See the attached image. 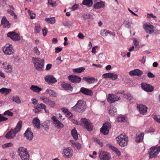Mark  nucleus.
<instances>
[{
    "instance_id": "obj_1",
    "label": "nucleus",
    "mask_w": 160,
    "mask_h": 160,
    "mask_svg": "<svg viewBox=\"0 0 160 160\" xmlns=\"http://www.w3.org/2000/svg\"><path fill=\"white\" fill-rule=\"evenodd\" d=\"M22 124V121H20L17 124L14 129H11L5 135V138L7 139L13 138L16 134L20 131Z\"/></svg>"
},
{
    "instance_id": "obj_2",
    "label": "nucleus",
    "mask_w": 160,
    "mask_h": 160,
    "mask_svg": "<svg viewBox=\"0 0 160 160\" xmlns=\"http://www.w3.org/2000/svg\"><path fill=\"white\" fill-rule=\"evenodd\" d=\"M85 103L82 100H79L76 105L72 108V109L77 112H83L85 109Z\"/></svg>"
},
{
    "instance_id": "obj_3",
    "label": "nucleus",
    "mask_w": 160,
    "mask_h": 160,
    "mask_svg": "<svg viewBox=\"0 0 160 160\" xmlns=\"http://www.w3.org/2000/svg\"><path fill=\"white\" fill-rule=\"evenodd\" d=\"M32 61L35 67L38 70H42L44 65V60L40 58H32Z\"/></svg>"
},
{
    "instance_id": "obj_4",
    "label": "nucleus",
    "mask_w": 160,
    "mask_h": 160,
    "mask_svg": "<svg viewBox=\"0 0 160 160\" xmlns=\"http://www.w3.org/2000/svg\"><path fill=\"white\" fill-rule=\"evenodd\" d=\"M117 140L119 145L122 147L127 146L128 141V137L124 134H122L117 137Z\"/></svg>"
},
{
    "instance_id": "obj_5",
    "label": "nucleus",
    "mask_w": 160,
    "mask_h": 160,
    "mask_svg": "<svg viewBox=\"0 0 160 160\" xmlns=\"http://www.w3.org/2000/svg\"><path fill=\"white\" fill-rule=\"evenodd\" d=\"M18 152L22 160H28L29 159V155L26 149L20 147L18 149Z\"/></svg>"
},
{
    "instance_id": "obj_6",
    "label": "nucleus",
    "mask_w": 160,
    "mask_h": 160,
    "mask_svg": "<svg viewBox=\"0 0 160 160\" xmlns=\"http://www.w3.org/2000/svg\"><path fill=\"white\" fill-rule=\"evenodd\" d=\"M80 125L87 129L88 131H91L93 129V126L89 120L86 118L81 119Z\"/></svg>"
},
{
    "instance_id": "obj_7",
    "label": "nucleus",
    "mask_w": 160,
    "mask_h": 160,
    "mask_svg": "<svg viewBox=\"0 0 160 160\" xmlns=\"http://www.w3.org/2000/svg\"><path fill=\"white\" fill-rule=\"evenodd\" d=\"M160 152V147H152L148 152L149 158H155Z\"/></svg>"
},
{
    "instance_id": "obj_8",
    "label": "nucleus",
    "mask_w": 160,
    "mask_h": 160,
    "mask_svg": "<svg viewBox=\"0 0 160 160\" xmlns=\"http://www.w3.org/2000/svg\"><path fill=\"white\" fill-rule=\"evenodd\" d=\"M111 128V126L110 123L108 122H105L101 128L100 131L104 135H107Z\"/></svg>"
},
{
    "instance_id": "obj_9",
    "label": "nucleus",
    "mask_w": 160,
    "mask_h": 160,
    "mask_svg": "<svg viewBox=\"0 0 160 160\" xmlns=\"http://www.w3.org/2000/svg\"><path fill=\"white\" fill-rule=\"evenodd\" d=\"M2 50L3 52L7 55L12 54L14 53V50L11 44L7 45L3 47Z\"/></svg>"
},
{
    "instance_id": "obj_10",
    "label": "nucleus",
    "mask_w": 160,
    "mask_h": 160,
    "mask_svg": "<svg viewBox=\"0 0 160 160\" xmlns=\"http://www.w3.org/2000/svg\"><path fill=\"white\" fill-rule=\"evenodd\" d=\"M53 123L54 126L58 129L62 128L64 127V125L58 120L54 116H52V117Z\"/></svg>"
},
{
    "instance_id": "obj_11",
    "label": "nucleus",
    "mask_w": 160,
    "mask_h": 160,
    "mask_svg": "<svg viewBox=\"0 0 160 160\" xmlns=\"http://www.w3.org/2000/svg\"><path fill=\"white\" fill-rule=\"evenodd\" d=\"M2 68L4 71L7 73H11L12 71V66L9 63L4 62L2 63Z\"/></svg>"
},
{
    "instance_id": "obj_12",
    "label": "nucleus",
    "mask_w": 160,
    "mask_h": 160,
    "mask_svg": "<svg viewBox=\"0 0 160 160\" xmlns=\"http://www.w3.org/2000/svg\"><path fill=\"white\" fill-rule=\"evenodd\" d=\"M120 99V98L116 95L109 94L107 99L108 102L109 103H112Z\"/></svg>"
},
{
    "instance_id": "obj_13",
    "label": "nucleus",
    "mask_w": 160,
    "mask_h": 160,
    "mask_svg": "<svg viewBox=\"0 0 160 160\" xmlns=\"http://www.w3.org/2000/svg\"><path fill=\"white\" fill-rule=\"evenodd\" d=\"M142 88L145 91L151 92L153 90V87L152 85L145 83H142L141 84Z\"/></svg>"
},
{
    "instance_id": "obj_14",
    "label": "nucleus",
    "mask_w": 160,
    "mask_h": 160,
    "mask_svg": "<svg viewBox=\"0 0 160 160\" xmlns=\"http://www.w3.org/2000/svg\"><path fill=\"white\" fill-rule=\"evenodd\" d=\"M40 98L43 100L44 103L50 106L51 107L53 108L55 105L54 102L51 100L47 97H43L41 98Z\"/></svg>"
},
{
    "instance_id": "obj_15",
    "label": "nucleus",
    "mask_w": 160,
    "mask_h": 160,
    "mask_svg": "<svg viewBox=\"0 0 160 160\" xmlns=\"http://www.w3.org/2000/svg\"><path fill=\"white\" fill-rule=\"evenodd\" d=\"M7 35L13 41H18L20 39V36L17 33L13 32H8Z\"/></svg>"
},
{
    "instance_id": "obj_16",
    "label": "nucleus",
    "mask_w": 160,
    "mask_h": 160,
    "mask_svg": "<svg viewBox=\"0 0 160 160\" xmlns=\"http://www.w3.org/2000/svg\"><path fill=\"white\" fill-rule=\"evenodd\" d=\"M68 77L69 79L74 83H78L81 80V78L80 77L75 75H70Z\"/></svg>"
},
{
    "instance_id": "obj_17",
    "label": "nucleus",
    "mask_w": 160,
    "mask_h": 160,
    "mask_svg": "<svg viewBox=\"0 0 160 160\" xmlns=\"http://www.w3.org/2000/svg\"><path fill=\"white\" fill-rule=\"evenodd\" d=\"M110 155L106 152L101 151L99 153V158L100 160H108L110 158Z\"/></svg>"
},
{
    "instance_id": "obj_18",
    "label": "nucleus",
    "mask_w": 160,
    "mask_h": 160,
    "mask_svg": "<svg viewBox=\"0 0 160 160\" xmlns=\"http://www.w3.org/2000/svg\"><path fill=\"white\" fill-rule=\"evenodd\" d=\"M24 135L28 140H32L33 137V133L31 132V129L28 128L27 129Z\"/></svg>"
},
{
    "instance_id": "obj_19",
    "label": "nucleus",
    "mask_w": 160,
    "mask_h": 160,
    "mask_svg": "<svg viewBox=\"0 0 160 160\" xmlns=\"http://www.w3.org/2000/svg\"><path fill=\"white\" fill-rule=\"evenodd\" d=\"M45 79L46 82L49 84L54 83L57 82V81L56 78L52 76L48 75L45 77Z\"/></svg>"
},
{
    "instance_id": "obj_20",
    "label": "nucleus",
    "mask_w": 160,
    "mask_h": 160,
    "mask_svg": "<svg viewBox=\"0 0 160 160\" xmlns=\"http://www.w3.org/2000/svg\"><path fill=\"white\" fill-rule=\"evenodd\" d=\"M80 92L87 95L92 96L93 95V92L92 90L84 87H82L80 88Z\"/></svg>"
},
{
    "instance_id": "obj_21",
    "label": "nucleus",
    "mask_w": 160,
    "mask_h": 160,
    "mask_svg": "<svg viewBox=\"0 0 160 160\" xmlns=\"http://www.w3.org/2000/svg\"><path fill=\"white\" fill-rule=\"evenodd\" d=\"M137 108L139 109L140 113L142 115L146 114L147 113V108L145 105H138Z\"/></svg>"
},
{
    "instance_id": "obj_22",
    "label": "nucleus",
    "mask_w": 160,
    "mask_h": 160,
    "mask_svg": "<svg viewBox=\"0 0 160 160\" xmlns=\"http://www.w3.org/2000/svg\"><path fill=\"white\" fill-rule=\"evenodd\" d=\"M83 79L89 84L96 82L98 81L97 79L93 77H84Z\"/></svg>"
},
{
    "instance_id": "obj_23",
    "label": "nucleus",
    "mask_w": 160,
    "mask_h": 160,
    "mask_svg": "<svg viewBox=\"0 0 160 160\" xmlns=\"http://www.w3.org/2000/svg\"><path fill=\"white\" fill-rule=\"evenodd\" d=\"M129 73L131 75L140 76L142 75L143 72L142 71L137 69L131 71Z\"/></svg>"
},
{
    "instance_id": "obj_24",
    "label": "nucleus",
    "mask_w": 160,
    "mask_h": 160,
    "mask_svg": "<svg viewBox=\"0 0 160 160\" xmlns=\"http://www.w3.org/2000/svg\"><path fill=\"white\" fill-rule=\"evenodd\" d=\"M64 156L66 158H69L72 156V154L71 152L70 149L68 148H66L63 149V153Z\"/></svg>"
},
{
    "instance_id": "obj_25",
    "label": "nucleus",
    "mask_w": 160,
    "mask_h": 160,
    "mask_svg": "<svg viewBox=\"0 0 160 160\" xmlns=\"http://www.w3.org/2000/svg\"><path fill=\"white\" fill-rule=\"evenodd\" d=\"M32 123L34 127H36L38 129L40 128V121L38 118H35L33 119Z\"/></svg>"
},
{
    "instance_id": "obj_26",
    "label": "nucleus",
    "mask_w": 160,
    "mask_h": 160,
    "mask_svg": "<svg viewBox=\"0 0 160 160\" xmlns=\"http://www.w3.org/2000/svg\"><path fill=\"white\" fill-rule=\"evenodd\" d=\"M144 133H142L140 134H137L136 135L135 141L136 142L139 143L141 142L143 140Z\"/></svg>"
},
{
    "instance_id": "obj_27",
    "label": "nucleus",
    "mask_w": 160,
    "mask_h": 160,
    "mask_svg": "<svg viewBox=\"0 0 160 160\" xmlns=\"http://www.w3.org/2000/svg\"><path fill=\"white\" fill-rule=\"evenodd\" d=\"M61 85L62 87L65 90L72 91V87L68 83H62Z\"/></svg>"
},
{
    "instance_id": "obj_28",
    "label": "nucleus",
    "mask_w": 160,
    "mask_h": 160,
    "mask_svg": "<svg viewBox=\"0 0 160 160\" xmlns=\"http://www.w3.org/2000/svg\"><path fill=\"white\" fill-rule=\"evenodd\" d=\"M46 94L49 95V96L52 97H56L57 94L56 92L50 89H48L46 91Z\"/></svg>"
},
{
    "instance_id": "obj_29",
    "label": "nucleus",
    "mask_w": 160,
    "mask_h": 160,
    "mask_svg": "<svg viewBox=\"0 0 160 160\" xmlns=\"http://www.w3.org/2000/svg\"><path fill=\"white\" fill-rule=\"evenodd\" d=\"M104 7L105 3L102 1L97 2L93 6L94 8L97 9H99Z\"/></svg>"
},
{
    "instance_id": "obj_30",
    "label": "nucleus",
    "mask_w": 160,
    "mask_h": 160,
    "mask_svg": "<svg viewBox=\"0 0 160 160\" xmlns=\"http://www.w3.org/2000/svg\"><path fill=\"white\" fill-rule=\"evenodd\" d=\"M30 89L32 91L35 92H39L42 90V89L37 86L32 85L30 88Z\"/></svg>"
},
{
    "instance_id": "obj_31",
    "label": "nucleus",
    "mask_w": 160,
    "mask_h": 160,
    "mask_svg": "<svg viewBox=\"0 0 160 160\" xmlns=\"http://www.w3.org/2000/svg\"><path fill=\"white\" fill-rule=\"evenodd\" d=\"M92 0H84L82 2V4L88 7H91L92 5Z\"/></svg>"
},
{
    "instance_id": "obj_32",
    "label": "nucleus",
    "mask_w": 160,
    "mask_h": 160,
    "mask_svg": "<svg viewBox=\"0 0 160 160\" xmlns=\"http://www.w3.org/2000/svg\"><path fill=\"white\" fill-rule=\"evenodd\" d=\"M11 91V90L10 89H7L6 88H2L0 89V92L2 94H5L6 95L9 93Z\"/></svg>"
},
{
    "instance_id": "obj_33",
    "label": "nucleus",
    "mask_w": 160,
    "mask_h": 160,
    "mask_svg": "<svg viewBox=\"0 0 160 160\" xmlns=\"http://www.w3.org/2000/svg\"><path fill=\"white\" fill-rule=\"evenodd\" d=\"M71 133L72 136L75 140H77L78 138V134L76 130L73 129L72 130Z\"/></svg>"
},
{
    "instance_id": "obj_34",
    "label": "nucleus",
    "mask_w": 160,
    "mask_h": 160,
    "mask_svg": "<svg viewBox=\"0 0 160 160\" xmlns=\"http://www.w3.org/2000/svg\"><path fill=\"white\" fill-rule=\"evenodd\" d=\"M45 20L48 23L53 24L55 22V19L54 17L51 18H46Z\"/></svg>"
},
{
    "instance_id": "obj_35",
    "label": "nucleus",
    "mask_w": 160,
    "mask_h": 160,
    "mask_svg": "<svg viewBox=\"0 0 160 160\" xmlns=\"http://www.w3.org/2000/svg\"><path fill=\"white\" fill-rule=\"evenodd\" d=\"M85 68L83 67H80L78 68H75L73 69V71L74 73H81L85 70Z\"/></svg>"
},
{
    "instance_id": "obj_36",
    "label": "nucleus",
    "mask_w": 160,
    "mask_h": 160,
    "mask_svg": "<svg viewBox=\"0 0 160 160\" xmlns=\"http://www.w3.org/2000/svg\"><path fill=\"white\" fill-rule=\"evenodd\" d=\"M11 100H12V102H15L17 104H20L21 102V101L19 98L17 96H13L12 97Z\"/></svg>"
},
{
    "instance_id": "obj_37",
    "label": "nucleus",
    "mask_w": 160,
    "mask_h": 160,
    "mask_svg": "<svg viewBox=\"0 0 160 160\" xmlns=\"http://www.w3.org/2000/svg\"><path fill=\"white\" fill-rule=\"evenodd\" d=\"M117 109L115 107H112L109 111L110 114L115 115L117 114Z\"/></svg>"
},
{
    "instance_id": "obj_38",
    "label": "nucleus",
    "mask_w": 160,
    "mask_h": 160,
    "mask_svg": "<svg viewBox=\"0 0 160 160\" xmlns=\"http://www.w3.org/2000/svg\"><path fill=\"white\" fill-rule=\"evenodd\" d=\"M92 16L89 13L84 14L83 15V18L84 19L88 21L92 18Z\"/></svg>"
},
{
    "instance_id": "obj_39",
    "label": "nucleus",
    "mask_w": 160,
    "mask_h": 160,
    "mask_svg": "<svg viewBox=\"0 0 160 160\" xmlns=\"http://www.w3.org/2000/svg\"><path fill=\"white\" fill-rule=\"evenodd\" d=\"M126 117L123 116L118 117L117 118V121L118 122H125L126 121Z\"/></svg>"
},
{
    "instance_id": "obj_40",
    "label": "nucleus",
    "mask_w": 160,
    "mask_h": 160,
    "mask_svg": "<svg viewBox=\"0 0 160 160\" xmlns=\"http://www.w3.org/2000/svg\"><path fill=\"white\" fill-rule=\"evenodd\" d=\"M123 97L124 98L129 101L131 100L133 98L132 96L130 94H125L123 95Z\"/></svg>"
},
{
    "instance_id": "obj_41",
    "label": "nucleus",
    "mask_w": 160,
    "mask_h": 160,
    "mask_svg": "<svg viewBox=\"0 0 160 160\" xmlns=\"http://www.w3.org/2000/svg\"><path fill=\"white\" fill-rule=\"evenodd\" d=\"M109 31L106 30H103L101 31V34L103 36H107L109 34Z\"/></svg>"
},
{
    "instance_id": "obj_42",
    "label": "nucleus",
    "mask_w": 160,
    "mask_h": 160,
    "mask_svg": "<svg viewBox=\"0 0 160 160\" xmlns=\"http://www.w3.org/2000/svg\"><path fill=\"white\" fill-rule=\"evenodd\" d=\"M28 13L29 14L30 18L31 19H34L35 18L36 15L35 13L33 12L30 11V10H28Z\"/></svg>"
},
{
    "instance_id": "obj_43",
    "label": "nucleus",
    "mask_w": 160,
    "mask_h": 160,
    "mask_svg": "<svg viewBox=\"0 0 160 160\" xmlns=\"http://www.w3.org/2000/svg\"><path fill=\"white\" fill-rule=\"evenodd\" d=\"M13 145L12 144L11 142H8L5 143L3 145H2V147L3 148H9L12 146Z\"/></svg>"
},
{
    "instance_id": "obj_44",
    "label": "nucleus",
    "mask_w": 160,
    "mask_h": 160,
    "mask_svg": "<svg viewBox=\"0 0 160 160\" xmlns=\"http://www.w3.org/2000/svg\"><path fill=\"white\" fill-rule=\"evenodd\" d=\"M41 30L40 27L39 25L35 26V32L37 34L40 32Z\"/></svg>"
},
{
    "instance_id": "obj_45",
    "label": "nucleus",
    "mask_w": 160,
    "mask_h": 160,
    "mask_svg": "<svg viewBox=\"0 0 160 160\" xmlns=\"http://www.w3.org/2000/svg\"><path fill=\"white\" fill-rule=\"evenodd\" d=\"M4 115H8L9 116H12L13 115V113L11 112L9 110H7L5 111L3 113Z\"/></svg>"
},
{
    "instance_id": "obj_46",
    "label": "nucleus",
    "mask_w": 160,
    "mask_h": 160,
    "mask_svg": "<svg viewBox=\"0 0 160 160\" xmlns=\"http://www.w3.org/2000/svg\"><path fill=\"white\" fill-rule=\"evenodd\" d=\"M112 75V73L109 72L104 74L102 76L104 78H110Z\"/></svg>"
},
{
    "instance_id": "obj_47",
    "label": "nucleus",
    "mask_w": 160,
    "mask_h": 160,
    "mask_svg": "<svg viewBox=\"0 0 160 160\" xmlns=\"http://www.w3.org/2000/svg\"><path fill=\"white\" fill-rule=\"evenodd\" d=\"M144 29L146 33L149 34H151L154 32V31L153 30H151L150 29L148 28L147 27H144Z\"/></svg>"
},
{
    "instance_id": "obj_48",
    "label": "nucleus",
    "mask_w": 160,
    "mask_h": 160,
    "mask_svg": "<svg viewBox=\"0 0 160 160\" xmlns=\"http://www.w3.org/2000/svg\"><path fill=\"white\" fill-rule=\"evenodd\" d=\"M133 43H134V45L135 46L136 48L137 47L138 48H139V42L138 41L136 38H135L134 39Z\"/></svg>"
},
{
    "instance_id": "obj_49",
    "label": "nucleus",
    "mask_w": 160,
    "mask_h": 160,
    "mask_svg": "<svg viewBox=\"0 0 160 160\" xmlns=\"http://www.w3.org/2000/svg\"><path fill=\"white\" fill-rule=\"evenodd\" d=\"M8 12L11 15L13 16H14V17L15 18H17V16L14 14V12L11 10H7Z\"/></svg>"
},
{
    "instance_id": "obj_50",
    "label": "nucleus",
    "mask_w": 160,
    "mask_h": 160,
    "mask_svg": "<svg viewBox=\"0 0 160 160\" xmlns=\"http://www.w3.org/2000/svg\"><path fill=\"white\" fill-rule=\"evenodd\" d=\"M124 24L126 28H131V23L128 21H126L124 22Z\"/></svg>"
},
{
    "instance_id": "obj_51",
    "label": "nucleus",
    "mask_w": 160,
    "mask_h": 160,
    "mask_svg": "<svg viewBox=\"0 0 160 160\" xmlns=\"http://www.w3.org/2000/svg\"><path fill=\"white\" fill-rule=\"evenodd\" d=\"M37 106H38V108H39L40 109H45L46 108V105L42 103H40L39 104H38Z\"/></svg>"
},
{
    "instance_id": "obj_52",
    "label": "nucleus",
    "mask_w": 160,
    "mask_h": 160,
    "mask_svg": "<svg viewBox=\"0 0 160 160\" xmlns=\"http://www.w3.org/2000/svg\"><path fill=\"white\" fill-rule=\"evenodd\" d=\"M112 75L110 78L112 79V80H115L117 79L118 77V75L117 74L112 73Z\"/></svg>"
},
{
    "instance_id": "obj_53",
    "label": "nucleus",
    "mask_w": 160,
    "mask_h": 160,
    "mask_svg": "<svg viewBox=\"0 0 160 160\" xmlns=\"http://www.w3.org/2000/svg\"><path fill=\"white\" fill-rule=\"evenodd\" d=\"M72 23H71L69 21H68L65 22H63L62 23V24L64 26L66 27H68L69 26H70L71 25V24H72Z\"/></svg>"
},
{
    "instance_id": "obj_54",
    "label": "nucleus",
    "mask_w": 160,
    "mask_h": 160,
    "mask_svg": "<svg viewBox=\"0 0 160 160\" xmlns=\"http://www.w3.org/2000/svg\"><path fill=\"white\" fill-rule=\"evenodd\" d=\"M52 0H48V4H50L52 7L55 6L56 5V3L55 2H52Z\"/></svg>"
},
{
    "instance_id": "obj_55",
    "label": "nucleus",
    "mask_w": 160,
    "mask_h": 160,
    "mask_svg": "<svg viewBox=\"0 0 160 160\" xmlns=\"http://www.w3.org/2000/svg\"><path fill=\"white\" fill-rule=\"evenodd\" d=\"M153 119L157 122L160 123V118L159 116L157 115H154L153 117Z\"/></svg>"
},
{
    "instance_id": "obj_56",
    "label": "nucleus",
    "mask_w": 160,
    "mask_h": 160,
    "mask_svg": "<svg viewBox=\"0 0 160 160\" xmlns=\"http://www.w3.org/2000/svg\"><path fill=\"white\" fill-rule=\"evenodd\" d=\"M8 118L4 117L1 114H0V122L2 121H6L8 119Z\"/></svg>"
},
{
    "instance_id": "obj_57",
    "label": "nucleus",
    "mask_w": 160,
    "mask_h": 160,
    "mask_svg": "<svg viewBox=\"0 0 160 160\" xmlns=\"http://www.w3.org/2000/svg\"><path fill=\"white\" fill-rule=\"evenodd\" d=\"M34 52L37 55H39L40 52L38 50L37 47H35L34 48Z\"/></svg>"
},
{
    "instance_id": "obj_58",
    "label": "nucleus",
    "mask_w": 160,
    "mask_h": 160,
    "mask_svg": "<svg viewBox=\"0 0 160 160\" xmlns=\"http://www.w3.org/2000/svg\"><path fill=\"white\" fill-rule=\"evenodd\" d=\"M39 109L40 108H38V106H37L36 107H34V108L33 109V111L35 113H38L41 111V110Z\"/></svg>"
},
{
    "instance_id": "obj_59",
    "label": "nucleus",
    "mask_w": 160,
    "mask_h": 160,
    "mask_svg": "<svg viewBox=\"0 0 160 160\" xmlns=\"http://www.w3.org/2000/svg\"><path fill=\"white\" fill-rule=\"evenodd\" d=\"M148 76L151 78H152L155 77V75L152 72H149L147 74Z\"/></svg>"
},
{
    "instance_id": "obj_60",
    "label": "nucleus",
    "mask_w": 160,
    "mask_h": 160,
    "mask_svg": "<svg viewBox=\"0 0 160 160\" xmlns=\"http://www.w3.org/2000/svg\"><path fill=\"white\" fill-rule=\"evenodd\" d=\"M62 50V48L59 47H56L55 48V52L58 53L61 52Z\"/></svg>"
},
{
    "instance_id": "obj_61",
    "label": "nucleus",
    "mask_w": 160,
    "mask_h": 160,
    "mask_svg": "<svg viewBox=\"0 0 160 160\" xmlns=\"http://www.w3.org/2000/svg\"><path fill=\"white\" fill-rule=\"evenodd\" d=\"M145 27H147L148 28L151 30H153V29L154 28L153 26L150 24H146Z\"/></svg>"
},
{
    "instance_id": "obj_62",
    "label": "nucleus",
    "mask_w": 160,
    "mask_h": 160,
    "mask_svg": "<svg viewBox=\"0 0 160 160\" xmlns=\"http://www.w3.org/2000/svg\"><path fill=\"white\" fill-rule=\"evenodd\" d=\"M42 127L46 130H47L48 129V126L47 123H45L42 125Z\"/></svg>"
},
{
    "instance_id": "obj_63",
    "label": "nucleus",
    "mask_w": 160,
    "mask_h": 160,
    "mask_svg": "<svg viewBox=\"0 0 160 160\" xmlns=\"http://www.w3.org/2000/svg\"><path fill=\"white\" fill-rule=\"evenodd\" d=\"M43 35L45 36L47 34V29L46 28H44L42 30Z\"/></svg>"
},
{
    "instance_id": "obj_64",
    "label": "nucleus",
    "mask_w": 160,
    "mask_h": 160,
    "mask_svg": "<svg viewBox=\"0 0 160 160\" xmlns=\"http://www.w3.org/2000/svg\"><path fill=\"white\" fill-rule=\"evenodd\" d=\"M78 5L77 4L74 5L71 8V9L72 11L75 10L78 7Z\"/></svg>"
}]
</instances>
